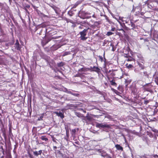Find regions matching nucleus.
Masks as SVG:
<instances>
[{
  "instance_id": "1",
  "label": "nucleus",
  "mask_w": 158,
  "mask_h": 158,
  "mask_svg": "<svg viewBox=\"0 0 158 158\" xmlns=\"http://www.w3.org/2000/svg\"><path fill=\"white\" fill-rule=\"evenodd\" d=\"M89 29V28H88L87 29H84L82 31H81L80 32V34L81 35L80 38L81 40H85L87 39V37H85V36L86 35L87 31L88 29Z\"/></svg>"
},
{
  "instance_id": "2",
  "label": "nucleus",
  "mask_w": 158,
  "mask_h": 158,
  "mask_svg": "<svg viewBox=\"0 0 158 158\" xmlns=\"http://www.w3.org/2000/svg\"><path fill=\"white\" fill-rule=\"evenodd\" d=\"M96 126L97 127L99 128H109L110 127V126L108 124L103 123H96Z\"/></svg>"
},
{
  "instance_id": "3",
  "label": "nucleus",
  "mask_w": 158,
  "mask_h": 158,
  "mask_svg": "<svg viewBox=\"0 0 158 158\" xmlns=\"http://www.w3.org/2000/svg\"><path fill=\"white\" fill-rule=\"evenodd\" d=\"M89 69L91 72H95L98 74H99L100 72V69L98 67L95 66H94L93 67H90V68Z\"/></svg>"
},
{
  "instance_id": "4",
  "label": "nucleus",
  "mask_w": 158,
  "mask_h": 158,
  "mask_svg": "<svg viewBox=\"0 0 158 158\" xmlns=\"http://www.w3.org/2000/svg\"><path fill=\"white\" fill-rule=\"evenodd\" d=\"M131 89L132 92L134 94L137 93V89L136 88V86L135 85H133L131 87Z\"/></svg>"
},
{
  "instance_id": "5",
  "label": "nucleus",
  "mask_w": 158,
  "mask_h": 158,
  "mask_svg": "<svg viewBox=\"0 0 158 158\" xmlns=\"http://www.w3.org/2000/svg\"><path fill=\"white\" fill-rule=\"evenodd\" d=\"M15 47L17 50H20L21 48V46L19 44V41L17 40L15 44Z\"/></svg>"
},
{
  "instance_id": "6",
  "label": "nucleus",
  "mask_w": 158,
  "mask_h": 158,
  "mask_svg": "<svg viewBox=\"0 0 158 158\" xmlns=\"http://www.w3.org/2000/svg\"><path fill=\"white\" fill-rule=\"evenodd\" d=\"M147 6L148 8L154 10H158V8H157L156 7L153 6L152 3L148 4Z\"/></svg>"
},
{
  "instance_id": "7",
  "label": "nucleus",
  "mask_w": 158,
  "mask_h": 158,
  "mask_svg": "<svg viewBox=\"0 0 158 158\" xmlns=\"http://www.w3.org/2000/svg\"><path fill=\"white\" fill-rule=\"evenodd\" d=\"M93 115L92 114L89 115L88 114H87L85 117V119L89 121H91L93 118Z\"/></svg>"
},
{
  "instance_id": "8",
  "label": "nucleus",
  "mask_w": 158,
  "mask_h": 158,
  "mask_svg": "<svg viewBox=\"0 0 158 158\" xmlns=\"http://www.w3.org/2000/svg\"><path fill=\"white\" fill-rule=\"evenodd\" d=\"M136 10L139 12L141 11V8L140 6L139 5L135 7H134V6H133V9L132 11H135Z\"/></svg>"
},
{
  "instance_id": "9",
  "label": "nucleus",
  "mask_w": 158,
  "mask_h": 158,
  "mask_svg": "<svg viewBox=\"0 0 158 158\" xmlns=\"http://www.w3.org/2000/svg\"><path fill=\"white\" fill-rule=\"evenodd\" d=\"M55 113L57 115L60 117L61 118H62L64 117V115L63 113L61 112L60 111L59 112H55Z\"/></svg>"
},
{
  "instance_id": "10",
  "label": "nucleus",
  "mask_w": 158,
  "mask_h": 158,
  "mask_svg": "<svg viewBox=\"0 0 158 158\" xmlns=\"http://www.w3.org/2000/svg\"><path fill=\"white\" fill-rule=\"evenodd\" d=\"M42 151L40 150L38 152L35 151L33 152V154L36 156H38L39 155H40L42 153Z\"/></svg>"
},
{
  "instance_id": "11",
  "label": "nucleus",
  "mask_w": 158,
  "mask_h": 158,
  "mask_svg": "<svg viewBox=\"0 0 158 158\" xmlns=\"http://www.w3.org/2000/svg\"><path fill=\"white\" fill-rule=\"evenodd\" d=\"M89 68H87L85 67H83L80 69L78 70V71L80 72H86L88 70H89Z\"/></svg>"
},
{
  "instance_id": "12",
  "label": "nucleus",
  "mask_w": 158,
  "mask_h": 158,
  "mask_svg": "<svg viewBox=\"0 0 158 158\" xmlns=\"http://www.w3.org/2000/svg\"><path fill=\"white\" fill-rule=\"evenodd\" d=\"M115 147L116 148V149L118 150H121L123 151V148L119 144H116L115 145Z\"/></svg>"
},
{
  "instance_id": "13",
  "label": "nucleus",
  "mask_w": 158,
  "mask_h": 158,
  "mask_svg": "<svg viewBox=\"0 0 158 158\" xmlns=\"http://www.w3.org/2000/svg\"><path fill=\"white\" fill-rule=\"evenodd\" d=\"M110 82L111 85L117 86V84H116V83L115 82V81H114V80L110 81Z\"/></svg>"
},
{
  "instance_id": "14",
  "label": "nucleus",
  "mask_w": 158,
  "mask_h": 158,
  "mask_svg": "<svg viewBox=\"0 0 158 158\" xmlns=\"http://www.w3.org/2000/svg\"><path fill=\"white\" fill-rule=\"evenodd\" d=\"M40 138L41 139L44 140L45 141H47L48 140V139L45 137V136H42L40 137Z\"/></svg>"
},
{
  "instance_id": "15",
  "label": "nucleus",
  "mask_w": 158,
  "mask_h": 158,
  "mask_svg": "<svg viewBox=\"0 0 158 158\" xmlns=\"http://www.w3.org/2000/svg\"><path fill=\"white\" fill-rule=\"evenodd\" d=\"M64 64V62H61L60 63H58L57 64V65L58 67H60L63 66Z\"/></svg>"
},
{
  "instance_id": "16",
  "label": "nucleus",
  "mask_w": 158,
  "mask_h": 158,
  "mask_svg": "<svg viewBox=\"0 0 158 158\" xmlns=\"http://www.w3.org/2000/svg\"><path fill=\"white\" fill-rule=\"evenodd\" d=\"M76 130L75 129H73L71 131V134L72 136L75 137V132Z\"/></svg>"
},
{
  "instance_id": "17",
  "label": "nucleus",
  "mask_w": 158,
  "mask_h": 158,
  "mask_svg": "<svg viewBox=\"0 0 158 158\" xmlns=\"http://www.w3.org/2000/svg\"><path fill=\"white\" fill-rule=\"evenodd\" d=\"M126 66L127 68L129 69H131L133 67V66L131 64H126Z\"/></svg>"
},
{
  "instance_id": "18",
  "label": "nucleus",
  "mask_w": 158,
  "mask_h": 158,
  "mask_svg": "<svg viewBox=\"0 0 158 158\" xmlns=\"http://www.w3.org/2000/svg\"><path fill=\"white\" fill-rule=\"evenodd\" d=\"M101 155L102 156H106V154L107 153L106 152H104L103 151H102L101 152Z\"/></svg>"
},
{
  "instance_id": "19",
  "label": "nucleus",
  "mask_w": 158,
  "mask_h": 158,
  "mask_svg": "<svg viewBox=\"0 0 158 158\" xmlns=\"http://www.w3.org/2000/svg\"><path fill=\"white\" fill-rule=\"evenodd\" d=\"M113 34H114L111 31H108V32H107V33L106 34V35L107 36H109L112 35Z\"/></svg>"
},
{
  "instance_id": "20",
  "label": "nucleus",
  "mask_w": 158,
  "mask_h": 158,
  "mask_svg": "<svg viewBox=\"0 0 158 158\" xmlns=\"http://www.w3.org/2000/svg\"><path fill=\"white\" fill-rule=\"evenodd\" d=\"M70 54V52H65L62 55L63 56H65L69 54Z\"/></svg>"
},
{
  "instance_id": "21",
  "label": "nucleus",
  "mask_w": 158,
  "mask_h": 158,
  "mask_svg": "<svg viewBox=\"0 0 158 158\" xmlns=\"http://www.w3.org/2000/svg\"><path fill=\"white\" fill-rule=\"evenodd\" d=\"M131 26L132 27L131 29H134V28H135V25L133 23L131 22Z\"/></svg>"
},
{
  "instance_id": "22",
  "label": "nucleus",
  "mask_w": 158,
  "mask_h": 158,
  "mask_svg": "<svg viewBox=\"0 0 158 158\" xmlns=\"http://www.w3.org/2000/svg\"><path fill=\"white\" fill-rule=\"evenodd\" d=\"M139 65L141 69H143L144 68L143 65L141 63H139Z\"/></svg>"
},
{
  "instance_id": "23",
  "label": "nucleus",
  "mask_w": 158,
  "mask_h": 158,
  "mask_svg": "<svg viewBox=\"0 0 158 158\" xmlns=\"http://www.w3.org/2000/svg\"><path fill=\"white\" fill-rule=\"evenodd\" d=\"M68 14L69 15L72 16L73 15V13L72 12V11L70 10L68 12Z\"/></svg>"
},
{
  "instance_id": "24",
  "label": "nucleus",
  "mask_w": 158,
  "mask_h": 158,
  "mask_svg": "<svg viewBox=\"0 0 158 158\" xmlns=\"http://www.w3.org/2000/svg\"><path fill=\"white\" fill-rule=\"evenodd\" d=\"M131 81L129 80H125V83H126V86Z\"/></svg>"
},
{
  "instance_id": "25",
  "label": "nucleus",
  "mask_w": 158,
  "mask_h": 158,
  "mask_svg": "<svg viewBox=\"0 0 158 158\" xmlns=\"http://www.w3.org/2000/svg\"><path fill=\"white\" fill-rule=\"evenodd\" d=\"M76 115L77 116H78L79 117H82V114H81L80 113H76Z\"/></svg>"
},
{
  "instance_id": "26",
  "label": "nucleus",
  "mask_w": 158,
  "mask_h": 158,
  "mask_svg": "<svg viewBox=\"0 0 158 158\" xmlns=\"http://www.w3.org/2000/svg\"><path fill=\"white\" fill-rule=\"evenodd\" d=\"M72 95H74V96H76V97H78L79 95V94H76V93H72Z\"/></svg>"
},
{
  "instance_id": "27",
  "label": "nucleus",
  "mask_w": 158,
  "mask_h": 158,
  "mask_svg": "<svg viewBox=\"0 0 158 158\" xmlns=\"http://www.w3.org/2000/svg\"><path fill=\"white\" fill-rule=\"evenodd\" d=\"M79 4V3L78 2H77L73 6V8H76L77 6Z\"/></svg>"
},
{
  "instance_id": "28",
  "label": "nucleus",
  "mask_w": 158,
  "mask_h": 158,
  "mask_svg": "<svg viewBox=\"0 0 158 158\" xmlns=\"http://www.w3.org/2000/svg\"><path fill=\"white\" fill-rule=\"evenodd\" d=\"M68 94H72V92H71V91H70V90H66L65 91Z\"/></svg>"
},
{
  "instance_id": "29",
  "label": "nucleus",
  "mask_w": 158,
  "mask_h": 158,
  "mask_svg": "<svg viewBox=\"0 0 158 158\" xmlns=\"http://www.w3.org/2000/svg\"><path fill=\"white\" fill-rule=\"evenodd\" d=\"M111 89V90H112L115 93H117L118 92V91H117V90H115V89H113V88H112Z\"/></svg>"
},
{
  "instance_id": "30",
  "label": "nucleus",
  "mask_w": 158,
  "mask_h": 158,
  "mask_svg": "<svg viewBox=\"0 0 158 158\" xmlns=\"http://www.w3.org/2000/svg\"><path fill=\"white\" fill-rule=\"evenodd\" d=\"M66 134L67 136L68 137L69 136V133L68 130V129H66Z\"/></svg>"
},
{
  "instance_id": "31",
  "label": "nucleus",
  "mask_w": 158,
  "mask_h": 158,
  "mask_svg": "<svg viewBox=\"0 0 158 158\" xmlns=\"http://www.w3.org/2000/svg\"><path fill=\"white\" fill-rule=\"evenodd\" d=\"M56 139L55 138H54V137L52 138V141L56 143L57 142L56 141Z\"/></svg>"
},
{
  "instance_id": "32",
  "label": "nucleus",
  "mask_w": 158,
  "mask_h": 158,
  "mask_svg": "<svg viewBox=\"0 0 158 158\" xmlns=\"http://www.w3.org/2000/svg\"><path fill=\"white\" fill-rule=\"evenodd\" d=\"M144 104H147L148 102H149V101H148V100H146V101H144Z\"/></svg>"
},
{
  "instance_id": "33",
  "label": "nucleus",
  "mask_w": 158,
  "mask_h": 158,
  "mask_svg": "<svg viewBox=\"0 0 158 158\" xmlns=\"http://www.w3.org/2000/svg\"><path fill=\"white\" fill-rule=\"evenodd\" d=\"M106 156L108 158H111V157L107 153L106 154Z\"/></svg>"
},
{
  "instance_id": "34",
  "label": "nucleus",
  "mask_w": 158,
  "mask_h": 158,
  "mask_svg": "<svg viewBox=\"0 0 158 158\" xmlns=\"http://www.w3.org/2000/svg\"><path fill=\"white\" fill-rule=\"evenodd\" d=\"M115 27H113V28H112L111 30L112 31H115Z\"/></svg>"
},
{
  "instance_id": "35",
  "label": "nucleus",
  "mask_w": 158,
  "mask_h": 158,
  "mask_svg": "<svg viewBox=\"0 0 158 158\" xmlns=\"http://www.w3.org/2000/svg\"><path fill=\"white\" fill-rule=\"evenodd\" d=\"M118 30L119 31H123V32H125V31H124V30L122 28L121 29H118Z\"/></svg>"
},
{
  "instance_id": "36",
  "label": "nucleus",
  "mask_w": 158,
  "mask_h": 158,
  "mask_svg": "<svg viewBox=\"0 0 158 158\" xmlns=\"http://www.w3.org/2000/svg\"><path fill=\"white\" fill-rule=\"evenodd\" d=\"M57 148V147L56 146H53V149L54 150H55Z\"/></svg>"
},
{
  "instance_id": "37",
  "label": "nucleus",
  "mask_w": 158,
  "mask_h": 158,
  "mask_svg": "<svg viewBox=\"0 0 158 158\" xmlns=\"http://www.w3.org/2000/svg\"><path fill=\"white\" fill-rule=\"evenodd\" d=\"M79 28H80V29H82L83 28L82 26H80L79 27Z\"/></svg>"
},
{
  "instance_id": "38",
  "label": "nucleus",
  "mask_w": 158,
  "mask_h": 158,
  "mask_svg": "<svg viewBox=\"0 0 158 158\" xmlns=\"http://www.w3.org/2000/svg\"><path fill=\"white\" fill-rule=\"evenodd\" d=\"M153 156L154 157H156V156L157 157H158V155H154Z\"/></svg>"
},
{
  "instance_id": "39",
  "label": "nucleus",
  "mask_w": 158,
  "mask_h": 158,
  "mask_svg": "<svg viewBox=\"0 0 158 158\" xmlns=\"http://www.w3.org/2000/svg\"><path fill=\"white\" fill-rule=\"evenodd\" d=\"M119 19L121 20H122L123 21H124L123 20V18H121V17H119Z\"/></svg>"
},
{
  "instance_id": "40",
  "label": "nucleus",
  "mask_w": 158,
  "mask_h": 158,
  "mask_svg": "<svg viewBox=\"0 0 158 158\" xmlns=\"http://www.w3.org/2000/svg\"><path fill=\"white\" fill-rule=\"evenodd\" d=\"M132 59H127V61H131Z\"/></svg>"
},
{
  "instance_id": "41",
  "label": "nucleus",
  "mask_w": 158,
  "mask_h": 158,
  "mask_svg": "<svg viewBox=\"0 0 158 158\" xmlns=\"http://www.w3.org/2000/svg\"><path fill=\"white\" fill-rule=\"evenodd\" d=\"M79 74H77L76 75V77H79Z\"/></svg>"
},
{
  "instance_id": "42",
  "label": "nucleus",
  "mask_w": 158,
  "mask_h": 158,
  "mask_svg": "<svg viewBox=\"0 0 158 158\" xmlns=\"http://www.w3.org/2000/svg\"><path fill=\"white\" fill-rule=\"evenodd\" d=\"M116 19L117 20V21L120 24H121V23L119 21H118V20Z\"/></svg>"
},
{
  "instance_id": "43",
  "label": "nucleus",
  "mask_w": 158,
  "mask_h": 158,
  "mask_svg": "<svg viewBox=\"0 0 158 158\" xmlns=\"http://www.w3.org/2000/svg\"><path fill=\"white\" fill-rule=\"evenodd\" d=\"M62 157H65V156H62Z\"/></svg>"
},
{
  "instance_id": "44",
  "label": "nucleus",
  "mask_w": 158,
  "mask_h": 158,
  "mask_svg": "<svg viewBox=\"0 0 158 158\" xmlns=\"http://www.w3.org/2000/svg\"><path fill=\"white\" fill-rule=\"evenodd\" d=\"M86 18H89V17H86Z\"/></svg>"
},
{
  "instance_id": "45",
  "label": "nucleus",
  "mask_w": 158,
  "mask_h": 158,
  "mask_svg": "<svg viewBox=\"0 0 158 158\" xmlns=\"http://www.w3.org/2000/svg\"><path fill=\"white\" fill-rule=\"evenodd\" d=\"M93 17H94V15H93Z\"/></svg>"
},
{
  "instance_id": "46",
  "label": "nucleus",
  "mask_w": 158,
  "mask_h": 158,
  "mask_svg": "<svg viewBox=\"0 0 158 158\" xmlns=\"http://www.w3.org/2000/svg\"><path fill=\"white\" fill-rule=\"evenodd\" d=\"M157 4H158V2H157Z\"/></svg>"
},
{
  "instance_id": "47",
  "label": "nucleus",
  "mask_w": 158,
  "mask_h": 158,
  "mask_svg": "<svg viewBox=\"0 0 158 158\" xmlns=\"http://www.w3.org/2000/svg\"><path fill=\"white\" fill-rule=\"evenodd\" d=\"M1 115V114L0 113V115Z\"/></svg>"
}]
</instances>
